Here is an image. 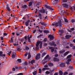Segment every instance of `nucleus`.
Listing matches in <instances>:
<instances>
[{"mask_svg": "<svg viewBox=\"0 0 75 75\" xmlns=\"http://www.w3.org/2000/svg\"><path fill=\"white\" fill-rule=\"evenodd\" d=\"M42 42L40 41H38L37 44L36 45V47L33 48V50H34V51H35V50H39V45H40V48H42Z\"/></svg>", "mask_w": 75, "mask_h": 75, "instance_id": "obj_1", "label": "nucleus"}, {"mask_svg": "<svg viewBox=\"0 0 75 75\" xmlns=\"http://www.w3.org/2000/svg\"><path fill=\"white\" fill-rule=\"evenodd\" d=\"M61 21L62 22L63 21V20L62 19H61V20L59 21H58V23L56 22H54L52 24V25L53 26H60V27H62L61 24Z\"/></svg>", "mask_w": 75, "mask_h": 75, "instance_id": "obj_2", "label": "nucleus"}, {"mask_svg": "<svg viewBox=\"0 0 75 75\" xmlns=\"http://www.w3.org/2000/svg\"><path fill=\"white\" fill-rule=\"evenodd\" d=\"M3 52L2 51H0V59H2V58L5 57L6 54H3Z\"/></svg>", "mask_w": 75, "mask_h": 75, "instance_id": "obj_3", "label": "nucleus"}, {"mask_svg": "<svg viewBox=\"0 0 75 75\" xmlns=\"http://www.w3.org/2000/svg\"><path fill=\"white\" fill-rule=\"evenodd\" d=\"M71 59L69 58L67 59V61L66 62V64H70L71 63Z\"/></svg>", "mask_w": 75, "mask_h": 75, "instance_id": "obj_4", "label": "nucleus"}, {"mask_svg": "<svg viewBox=\"0 0 75 75\" xmlns=\"http://www.w3.org/2000/svg\"><path fill=\"white\" fill-rule=\"evenodd\" d=\"M55 42H52V43L50 42L49 43V44L50 45H51V46H52V45H54V47H55L56 46V44H54Z\"/></svg>", "mask_w": 75, "mask_h": 75, "instance_id": "obj_5", "label": "nucleus"}, {"mask_svg": "<svg viewBox=\"0 0 75 75\" xmlns=\"http://www.w3.org/2000/svg\"><path fill=\"white\" fill-rule=\"evenodd\" d=\"M41 56V54L40 53H38L37 55L35 58L36 59H38L40 58V56Z\"/></svg>", "mask_w": 75, "mask_h": 75, "instance_id": "obj_6", "label": "nucleus"}, {"mask_svg": "<svg viewBox=\"0 0 75 75\" xmlns=\"http://www.w3.org/2000/svg\"><path fill=\"white\" fill-rule=\"evenodd\" d=\"M34 62H35V60H33L30 62H29V64L30 65H33V63H34Z\"/></svg>", "mask_w": 75, "mask_h": 75, "instance_id": "obj_7", "label": "nucleus"}, {"mask_svg": "<svg viewBox=\"0 0 75 75\" xmlns=\"http://www.w3.org/2000/svg\"><path fill=\"white\" fill-rule=\"evenodd\" d=\"M16 57V52H13L12 53V58H14Z\"/></svg>", "mask_w": 75, "mask_h": 75, "instance_id": "obj_8", "label": "nucleus"}, {"mask_svg": "<svg viewBox=\"0 0 75 75\" xmlns=\"http://www.w3.org/2000/svg\"><path fill=\"white\" fill-rule=\"evenodd\" d=\"M45 7H46L47 8H48L49 9H50V10H54V9L50 7L47 6V5H45Z\"/></svg>", "mask_w": 75, "mask_h": 75, "instance_id": "obj_9", "label": "nucleus"}, {"mask_svg": "<svg viewBox=\"0 0 75 75\" xmlns=\"http://www.w3.org/2000/svg\"><path fill=\"white\" fill-rule=\"evenodd\" d=\"M48 37L49 38H50V40H52L54 39V37L51 35H49Z\"/></svg>", "mask_w": 75, "mask_h": 75, "instance_id": "obj_10", "label": "nucleus"}, {"mask_svg": "<svg viewBox=\"0 0 75 75\" xmlns=\"http://www.w3.org/2000/svg\"><path fill=\"white\" fill-rule=\"evenodd\" d=\"M60 66L61 67H64L65 66V63L63 62H61L60 64Z\"/></svg>", "mask_w": 75, "mask_h": 75, "instance_id": "obj_11", "label": "nucleus"}, {"mask_svg": "<svg viewBox=\"0 0 75 75\" xmlns=\"http://www.w3.org/2000/svg\"><path fill=\"white\" fill-rule=\"evenodd\" d=\"M30 20H29L25 23V25H26V26H28V25L29 24V22H30Z\"/></svg>", "mask_w": 75, "mask_h": 75, "instance_id": "obj_12", "label": "nucleus"}, {"mask_svg": "<svg viewBox=\"0 0 75 75\" xmlns=\"http://www.w3.org/2000/svg\"><path fill=\"white\" fill-rule=\"evenodd\" d=\"M62 6L64 7H65L66 8H68V6L66 4H63Z\"/></svg>", "mask_w": 75, "mask_h": 75, "instance_id": "obj_13", "label": "nucleus"}, {"mask_svg": "<svg viewBox=\"0 0 75 75\" xmlns=\"http://www.w3.org/2000/svg\"><path fill=\"white\" fill-rule=\"evenodd\" d=\"M64 33V31H63L62 30H59V35H62L61 33Z\"/></svg>", "mask_w": 75, "mask_h": 75, "instance_id": "obj_14", "label": "nucleus"}, {"mask_svg": "<svg viewBox=\"0 0 75 75\" xmlns=\"http://www.w3.org/2000/svg\"><path fill=\"white\" fill-rule=\"evenodd\" d=\"M49 49H50V50H51V52H52L53 51H54V47H50Z\"/></svg>", "mask_w": 75, "mask_h": 75, "instance_id": "obj_15", "label": "nucleus"}, {"mask_svg": "<svg viewBox=\"0 0 75 75\" xmlns=\"http://www.w3.org/2000/svg\"><path fill=\"white\" fill-rule=\"evenodd\" d=\"M71 37V36L69 35H67L65 36L66 38V39H69V38Z\"/></svg>", "mask_w": 75, "mask_h": 75, "instance_id": "obj_16", "label": "nucleus"}, {"mask_svg": "<svg viewBox=\"0 0 75 75\" xmlns=\"http://www.w3.org/2000/svg\"><path fill=\"white\" fill-rule=\"evenodd\" d=\"M64 13H65V14H68V13L66 12H65V11H62L61 13H60V14H63Z\"/></svg>", "mask_w": 75, "mask_h": 75, "instance_id": "obj_17", "label": "nucleus"}, {"mask_svg": "<svg viewBox=\"0 0 75 75\" xmlns=\"http://www.w3.org/2000/svg\"><path fill=\"white\" fill-rule=\"evenodd\" d=\"M40 23L42 25H45V26L47 25V24L45 23V22H40Z\"/></svg>", "mask_w": 75, "mask_h": 75, "instance_id": "obj_18", "label": "nucleus"}, {"mask_svg": "<svg viewBox=\"0 0 75 75\" xmlns=\"http://www.w3.org/2000/svg\"><path fill=\"white\" fill-rule=\"evenodd\" d=\"M54 61H59V59L57 58H56L54 57Z\"/></svg>", "mask_w": 75, "mask_h": 75, "instance_id": "obj_19", "label": "nucleus"}, {"mask_svg": "<svg viewBox=\"0 0 75 75\" xmlns=\"http://www.w3.org/2000/svg\"><path fill=\"white\" fill-rule=\"evenodd\" d=\"M6 9L8 10V11H10V8L8 7V5L7 4L6 5Z\"/></svg>", "mask_w": 75, "mask_h": 75, "instance_id": "obj_20", "label": "nucleus"}, {"mask_svg": "<svg viewBox=\"0 0 75 75\" xmlns=\"http://www.w3.org/2000/svg\"><path fill=\"white\" fill-rule=\"evenodd\" d=\"M31 36L30 37H29V35H28V41L29 42H31V40L30 39V38H31Z\"/></svg>", "mask_w": 75, "mask_h": 75, "instance_id": "obj_21", "label": "nucleus"}, {"mask_svg": "<svg viewBox=\"0 0 75 75\" xmlns=\"http://www.w3.org/2000/svg\"><path fill=\"white\" fill-rule=\"evenodd\" d=\"M69 53V51L66 52L64 54V56H66L67 54H68V53Z\"/></svg>", "mask_w": 75, "mask_h": 75, "instance_id": "obj_22", "label": "nucleus"}, {"mask_svg": "<svg viewBox=\"0 0 75 75\" xmlns=\"http://www.w3.org/2000/svg\"><path fill=\"white\" fill-rule=\"evenodd\" d=\"M40 12L41 13H45V10L44 9L41 10L40 11Z\"/></svg>", "mask_w": 75, "mask_h": 75, "instance_id": "obj_23", "label": "nucleus"}, {"mask_svg": "<svg viewBox=\"0 0 75 75\" xmlns=\"http://www.w3.org/2000/svg\"><path fill=\"white\" fill-rule=\"evenodd\" d=\"M49 69H50L48 68H44L42 69L43 71H45V70H48Z\"/></svg>", "mask_w": 75, "mask_h": 75, "instance_id": "obj_24", "label": "nucleus"}, {"mask_svg": "<svg viewBox=\"0 0 75 75\" xmlns=\"http://www.w3.org/2000/svg\"><path fill=\"white\" fill-rule=\"evenodd\" d=\"M31 54H30V53H29L28 54V59H30V58H31Z\"/></svg>", "mask_w": 75, "mask_h": 75, "instance_id": "obj_25", "label": "nucleus"}, {"mask_svg": "<svg viewBox=\"0 0 75 75\" xmlns=\"http://www.w3.org/2000/svg\"><path fill=\"white\" fill-rule=\"evenodd\" d=\"M44 33H46V34H48L50 32L48 30H45L44 31Z\"/></svg>", "mask_w": 75, "mask_h": 75, "instance_id": "obj_26", "label": "nucleus"}, {"mask_svg": "<svg viewBox=\"0 0 75 75\" xmlns=\"http://www.w3.org/2000/svg\"><path fill=\"white\" fill-rule=\"evenodd\" d=\"M71 57L72 55H71V54H70L67 57V59H68V58H71Z\"/></svg>", "mask_w": 75, "mask_h": 75, "instance_id": "obj_27", "label": "nucleus"}, {"mask_svg": "<svg viewBox=\"0 0 75 75\" xmlns=\"http://www.w3.org/2000/svg\"><path fill=\"white\" fill-rule=\"evenodd\" d=\"M59 73L60 75H62L63 74V72H62V71L61 70L59 71Z\"/></svg>", "mask_w": 75, "mask_h": 75, "instance_id": "obj_28", "label": "nucleus"}, {"mask_svg": "<svg viewBox=\"0 0 75 75\" xmlns=\"http://www.w3.org/2000/svg\"><path fill=\"white\" fill-rule=\"evenodd\" d=\"M26 7H27V5H25L22 6V8H25Z\"/></svg>", "mask_w": 75, "mask_h": 75, "instance_id": "obj_29", "label": "nucleus"}, {"mask_svg": "<svg viewBox=\"0 0 75 75\" xmlns=\"http://www.w3.org/2000/svg\"><path fill=\"white\" fill-rule=\"evenodd\" d=\"M49 66H50V67H52V66H53V64L51 63H49Z\"/></svg>", "mask_w": 75, "mask_h": 75, "instance_id": "obj_30", "label": "nucleus"}, {"mask_svg": "<svg viewBox=\"0 0 75 75\" xmlns=\"http://www.w3.org/2000/svg\"><path fill=\"white\" fill-rule=\"evenodd\" d=\"M36 74H37V70H35V71L33 73V75H36Z\"/></svg>", "mask_w": 75, "mask_h": 75, "instance_id": "obj_31", "label": "nucleus"}, {"mask_svg": "<svg viewBox=\"0 0 75 75\" xmlns=\"http://www.w3.org/2000/svg\"><path fill=\"white\" fill-rule=\"evenodd\" d=\"M42 16L41 15V14H39V16H38V17H39L40 20H41L42 18H41V17H42Z\"/></svg>", "mask_w": 75, "mask_h": 75, "instance_id": "obj_32", "label": "nucleus"}, {"mask_svg": "<svg viewBox=\"0 0 75 75\" xmlns=\"http://www.w3.org/2000/svg\"><path fill=\"white\" fill-rule=\"evenodd\" d=\"M16 34L17 36L20 35V33L18 32H16Z\"/></svg>", "mask_w": 75, "mask_h": 75, "instance_id": "obj_33", "label": "nucleus"}, {"mask_svg": "<svg viewBox=\"0 0 75 75\" xmlns=\"http://www.w3.org/2000/svg\"><path fill=\"white\" fill-rule=\"evenodd\" d=\"M64 52H65V51H59V52L60 54H62V53H64Z\"/></svg>", "mask_w": 75, "mask_h": 75, "instance_id": "obj_34", "label": "nucleus"}, {"mask_svg": "<svg viewBox=\"0 0 75 75\" xmlns=\"http://www.w3.org/2000/svg\"><path fill=\"white\" fill-rule=\"evenodd\" d=\"M49 57V55L48 54L47 55V56L45 57V59H47Z\"/></svg>", "mask_w": 75, "mask_h": 75, "instance_id": "obj_35", "label": "nucleus"}, {"mask_svg": "<svg viewBox=\"0 0 75 75\" xmlns=\"http://www.w3.org/2000/svg\"><path fill=\"white\" fill-rule=\"evenodd\" d=\"M64 20L65 22H66V23H68V20H67V19L66 18H64Z\"/></svg>", "mask_w": 75, "mask_h": 75, "instance_id": "obj_36", "label": "nucleus"}, {"mask_svg": "<svg viewBox=\"0 0 75 75\" xmlns=\"http://www.w3.org/2000/svg\"><path fill=\"white\" fill-rule=\"evenodd\" d=\"M72 8H74V9L75 10V6H73V7H70V9H71V10H72Z\"/></svg>", "mask_w": 75, "mask_h": 75, "instance_id": "obj_37", "label": "nucleus"}, {"mask_svg": "<svg viewBox=\"0 0 75 75\" xmlns=\"http://www.w3.org/2000/svg\"><path fill=\"white\" fill-rule=\"evenodd\" d=\"M54 69H53V70H50L49 71L50 72H51H51H54Z\"/></svg>", "mask_w": 75, "mask_h": 75, "instance_id": "obj_38", "label": "nucleus"}, {"mask_svg": "<svg viewBox=\"0 0 75 75\" xmlns=\"http://www.w3.org/2000/svg\"><path fill=\"white\" fill-rule=\"evenodd\" d=\"M45 73L46 74H50V72L47 71L45 72Z\"/></svg>", "mask_w": 75, "mask_h": 75, "instance_id": "obj_39", "label": "nucleus"}, {"mask_svg": "<svg viewBox=\"0 0 75 75\" xmlns=\"http://www.w3.org/2000/svg\"><path fill=\"white\" fill-rule=\"evenodd\" d=\"M62 2L65 3L66 2H67V0H62Z\"/></svg>", "mask_w": 75, "mask_h": 75, "instance_id": "obj_40", "label": "nucleus"}, {"mask_svg": "<svg viewBox=\"0 0 75 75\" xmlns=\"http://www.w3.org/2000/svg\"><path fill=\"white\" fill-rule=\"evenodd\" d=\"M18 61L19 62H21V59H18Z\"/></svg>", "mask_w": 75, "mask_h": 75, "instance_id": "obj_41", "label": "nucleus"}, {"mask_svg": "<svg viewBox=\"0 0 75 75\" xmlns=\"http://www.w3.org/2000/svg\"><path fill=\"white\" fill-rule=\"evenodd\" d=\"M32 5V2H30L29 3V6H31Z\"/></svg>", "mask_w": 75, "mask_h": 75, "instance_id": "obj_42", "label": "nucleus"}, {"mask_svg": "<svg viewBox=\"0 0 75 75\" xmlns=\"http://www.w3.org/2000/svg\"><path fill=\"white\" fill-rule=\"evenodd\" d=\"M11 53V51H10V52H9V53H7L8 55H10V54Z\"/></svg>", "mask_w": 75, "mask_h": 75, "instance_id": "obj_43", "label": "nucleus"}, {"mask_svg": "<svg viewBox=\"0 0 75 75\" xmlns=\"http://www.w3.org/2000/svg\"><path fill=\"white\" fill-rule=\"evenodd\" d=\"M45 53H43L42 54V57H44L45 55Z\"/></svg>", "mask_w": 75, "mask_h": 75, "instance_id": "obj_44", "label": "nucleus"}, {"mask_svg": "<svg viewBox=\"0 0 75 75\" xmlns=\"http://www.w3.org/2000/svg\"><path fill=\"white\" fill-rule=\"evenodd\" d=\"M39 73H41V69H39Z\"/></svg>", "mask_w": 75, "mask_h": 75, "instance_id": "obj_45", "label": "nucleus"}, {"mask_svg": "<svg viewBox=\"0 0 75 75\" xmlns=\"http://www.w3.org/2000/svg\"><path fill=\"white\" fill-rule=\"evenodd\" d=\"M12 70L13 71H15L16 70V69H15V68H12Z\"/></svg>", "mask_w": 75, "mask_h": 75, "instance_id": "obj_46", "label": "nucleus"}, {"mask_svg": "<svg viewBox=\"0 0 75 75\" xmlns=\"http://www.w3.org/2000/svg\"><path fill=\"white\" fill-rule=\"evenodd\" d=\"M25 49H26V50H29V48H28V47L26 46L25 47Z\"/></svg>", "mask_w": 75, "mask_h": 75, "instance_id": "obj_47", "label": "nucleus"}, {"mask_svg": "<svg viewBox=\"0 0 75 75\" xmlns=\"http://www.w3.org/2000/svg\"><path fill=\"white\" fill-rule=\"evenodd\" d=\"M38 31H39V32H40V33H42V30H40V29H39L38 30Z\"/></svg>", "mask_w": 75, "mask_h": 75, "instance_id": "obj_48", "label": "nucleus"}, {"mask_svg": "<svg viewBox=\"0 0 75 75\" xmlns=\"http://www.w3.org/2000/svg\"><path fill=\"white\" fill-rule=\"evenodd\" d=\"M71 22H72V23H74V22H75V20H74V19L72 20Z\"/></svg>", "mask_w": 75, "mask_h": 75, "instance_id": "obj_49", "label": "nucleus"}, {"mask_svg": "<svg viewBox=\"0 0 75 75\" xmlns=\"http://www.w3.org/2000/svg\"><path fill=\"white\" fill-rule=\"evenodd\" d=\"M13 38H11V40L10 41V42H13Z\"/></svg>", "mask_w": 75, "mask_h": 75, "instance_id": "obj_50", "label": "nucleus"}, {"mask_svg": "<svg viewBox=\"0 0 75 75\" xmlns=\"http://www.w3.org/2000/svg\"><path fill=\"white\" fill-rule=\"evenodd\" d=\"M68 74V73L67 72H66L64 73V75H66Z\"/></svg>", "mask_w": 75, "mask_h": 75, "instance_id": "obj_51", "label": "nucleus"}, {"mask_svg": "<svg viewBox=\"0 0 75 75\" xmlns=\"http://www.w3.org/2000/svg\"><path fill=\"white\" fill-rule=\"evenodd\" d=\"M7 35V34L6 33H4V36H6V35Z\"/></svg>", "mask_w": 75, "mask_h": 75, "instance_id": "obj_52", "label": "nucleus"}, {"mask_svg": "<svg viewBox=\"0 0 75 75\" xmlns=\"http://www.w3.org/2000/svg\"><path fill=\"white\" fill-rule=\"evenodd\" d=\"M47 40V38H45L44 39V41L45 42Z\"/></svg>", "mask_w": 75, "mask_h": 75, "instance_id": "obj_53", "label": "nucleus"}, {"mask_svg": "<svg viewBox=\"0 0 75 75\" xmlns=\"http://www.w3.org/2000/svg\"><path fill=\"white\" fill-rule=\"evenodd\" d=\"M28 64H27V62H25V65H27Z\"/></svg>", "mask_w": 75, "mask_h": 75, "instance_id": "obj_54", "label": "nucleus"}, {"mask_svg": "<svg viewBox=\"0 0 75 75\" xmlns=\"http://www.w3.org/2000/svg\"><path fill=\"white\" fill-rule=\"evenodd\" d=\"M58 56V54H56L55 55V57H57Z\"/></svg>", "mask_w": 75, "mask_h": 75, "instance_id": "obj_55", "label": "nucleus"}, {"mask_svg": "<svg viewBox=\"0 0 75 75\" xmlns=\"http://www.w3.org/2000/svg\"><path fill=\"white\" fill-rule=\"evenodd\" d=\"M69 68L70 69H72V68H73V67H72V66H69Z\"/></svg>", "mask_w": 75, "mask_h": 75, "instance_id": "obj_56", "label": "nucleus"}, {"mask_svg": "<svg viewBox=\"0 0 75 75\" xmlns=\"http://www.w3.org/2000/svg\"><path fill=\"white\" fill-rule=\"evenodd\" d=\"M35 32H36V30H35L33 31V34H35Z\"/></svg>", "mask_w": 75, "mask_h": 75, "instance_id": "obj_57", "label": "nucleus"}, {"mask_svg": "<svg viewBox=\"0 0 75 75\" xmlns=\"http://www.w3.org/2000/svg\"><path fill=\"white\" fill-rule=\"evenodd\" d=\"M20 48H18L17 49V50L18 51H20Z\"/></svg>", "mask_w": 75, "mask_h": 75, "instance_id": "obj_58", "label": "nucleus"}, {"mask_svg": "<svg viewBox=\"0 0 75 75\" xmlns=\"http://www.w3.org/2000/svg\"><path fill=\"white\" fill-rule=\"evenodd\" d=\"M12 73V72L10 71L9 72V73H8L7 75H9V74H11Z\"/></svg>", "mask_w": 75, "mask_h": 75, "instance_id": "obj_59", "label": "nucleus"}, {"mask_svg": "<svg viewBox=\"0 0 75 75\" xmlns=\"http://www.w3.org/2000/svg\"><path fill=\"white\" fill-rule=\"evenodd\" d=\"M18 45V43L16 44V43H15L14 44L15 46H16V45Z\"/></svg>", "mask_w": 75, "mask_h": 75, "instance_id": "obj_60", "label": "nucleus"}, {"mask_svg": "<svg viewBox=\"0 0 75 75\" xmlns=\"http://www.w3.org/2000/svg\"><path fill=\"white\" fill-rule=\"evenodd\" d=\"M44 46H47V43H45L44 44Z\"/></svg>", "mask_w": 75, "mask_h": 75, "instance_id": "obj_61", "label": "nucleus"}, {"mask_svg": "<svg viewBox=\"0 0 75 75\" xmlns=\"http://www.w3.org/2000/svg\"><path fill=\"white\" fill-rule=\"evenodd\" d=\"M54 75H58V73H55Z\"/></svg>", "mask_w": 75, "mask_h": 75, "instance_id": "obj_62", "label": "nucleus"}, {"mask_svg": "<svg viewBox=\"0 0 75 75\" xmlns=\"http://www.w3.org/2000/svg\"><path fill=\"white\" fill-rule=\"evenodd\" d=\"M70 46L71 47H72V46H73L72 44H70Z\"/></svg>", "mask_w": 75, "mask_h": 75, "instance_id": "obj_63", "label": "nucleus"}, {"mask_svg": "<svg viewBox=\"0 0 75 75\" xmlns=\"http://www.w3.org/2000/svg\"><path fill=\"white\" fill-rule=\"evenodd\" d=\"M73 49H75V46H73Z\"/></svg>", "mask_w": 75, "mask_h": 75, "instance_id": "obj_64", "label": "nucleus"}]
</instances>
